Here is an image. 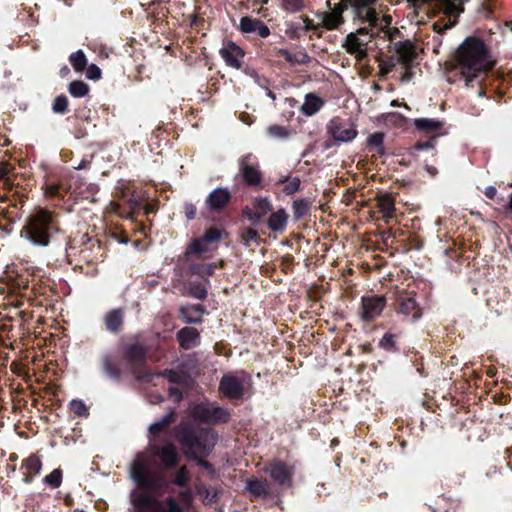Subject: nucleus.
I'll return each instance as SVG.
<instances>
[{
	"mask_svg": "<svg viewBox=\"0 0 512 512\" xmlns=\"http://www.w3.org/2000/svg\"><path fill=\"white\" fill-rule=\"evenodd\" d=\"M495 63L487 44L478 37L470 36L455 51L451 68L466 87H475L482 84Z\"/></svg>",
	"mask_w": 512,
	"mask_h": 512,
	"instance_id": "1",
	"label": "nucleus"
},
{
	"mask_svg": "<svg viewBox=\"0 0 512 512\" xmlns=\"http://www.w3.org/2000/svg\"><path fill=\"white\" fill-rule=\"evenodd\" d=\"M159 458L164 468H172L177 465L179 455L174 444L166 443L162 447L150 445L149 448L139 453L131 464V476L142 487L155 491L157 489L154 476L150 472L153 465L152 458Z\"/></svg>",
	"mask_w": 512,
	"mask_h": 512,
	"instance_id": "2",
	"label": "nucleus"
},
{
	"mask_svg": "<svg viewBox=\"0 0 512 512\" xmlns=\"http://www.w3.org/2000/svg\"><path fill=\"white\" fill-rule=\"evenodd\" d=\"M57 231L58 223L53 213L39 208L28 216L22 229V236L33 245L46 247Z\"/></svg>",
	"mask_w": 512,
	"mask_h": 512,
	"instance_id": "3",
	"label": "nucleus"
},
{
	"mask_svg": "<svg viewBox=\"0 0 512 512\" xmlns=\"http://www.w3.org/2000/svg\"><path fill=\"white\" fill-rule=\"evenodd\" d=\"M177 438L194 459H197L198 455L207 454L214 447L217 440L215 433L210 429L196 435L186 425H180L177 428Z\"/></svg>",
	"mask_w": 512,
	"mask_h": 512,
	"instance_id": "4",
	"label": "nucleus"
},
{
	"mask_svg": "<svg viewBox=\"0 0 512 512\" xmlns=\"http://www.w3.org/2000/svg\"><path fill=\"white\" fill-rule=\"evenodd\" d=\"M132 503L136 512H183L173 497L161 502L149 494L139 493L133 495Z\"/></svg>",
	"mask_w": 512,
	"mask_h": 512,
	"instance_id": "5",
	"label": "nucleus"
},
{
	"mask_svg": "<svg viewBox=\"0 0 512 512\" xmlns=\"http://www.w3.org/2000/svg\"><path fill=\"white\" fill-rule=\"evenodd\" d=\"M374 33L366 27H361L355 32L346 35L342 47L347 53L353 55L358 62L367 57L368 45L372 41Z\"/></svg>",
	"mask_w": 512,
	"mask_h": 512,
	"instance_id": "6",
	"label": "nucleus"
},
{
	"mask_svg": "<svg viewBox=\"0 0 512 512\" xmlns=\"http://www.w3.org/2000/svg\"><path fill=\"white\" fill-rule=\"evenodd\" d=\"M191 413L195 419L206 423L226 422L229 418L226 410L213 403H200L193 407Z\"/></svg>",
	"mask_w": 512,
	"mask_h": 512,
	"instance_id": "7",
	"label": "nucleus"
},
{
	"mask_svg": "<svg viewBox=\"0 0 512 512\" xmlns=\"http://www.w3.org/2000/svg\"><path fill=\"white\" fill-rule=\"evenodd\" d=\"M264 471L269 474L276 485L281 487H290L292 485L293 466L279 460H273L264 468Z\"/></svg>",
	"mask_w": 512,
	"mask_h": 512,
	"instance_id": "8",
	"label": "nucleus"
},
{
	"mask_svg": "<svg viewBox=\"0 0 512 512\" xmlns=\"http://www.w3.org/2000/svg\"><path fill=\"white\" fill-rule=\"evenodd\" d=\"M245 382L246 374L244 372L227 374L222 377L219 389L228 398H240L244 392Z\"/></svg>",
	"mask_w": 512,
	"mask_h": 512,
	"instance_id": "9",
	"label": "nucleus"
},
{
	"mask_svg": "<svg viewBox=\"0 0 512 512\" xmlns=\"http://www.w3.org/2000/svg\"><path fill=\"white\" fill-rule=\"evenodd\" d=\"M397 304L399 313L407 318H411L412 322L417 321L421 315V308L417 304L414 293L401 291L397 295Z\"/></svg>",
	"mask_w": 512,
	"mask_h": 512,
	"instance_id": "10",
	"label": "nucleus"
},
{
	"mask_svg": "<svg viewBox=\"0 0 512 512\" xmlns=\"http://www.w3.org/2000/svg\"><path fill=\"white\" fill-rule=\"evenodd\" d=\"M328 130L333 140L337 142H349L357 136V130L352 124L333 119L328 124Z\"/></svg>",
	"mask_w": 512,
	"mask_h": 512,
	"instance_id": "11",
	"label": "nucleus"
},
{
	"mask_svg": "<svg viewBox=\"0 0 512 512\" xmlns=\"http://www.w3.org/2000/svg\"><path fill=\"white\" fill-rule=\"evenodd\" d=\"M347 3L341 0L332 9L321 14V24L327 30H337L344 23L343 12Z\"/></svg>",
	"mask_w": 512,
	"mask_h": 512,
	"instance_id": "12",
	"label": "nucleus"
},
{
	"mask_svg": "<svg viewBox=\"0 0 512 512\" xmlns=\"http://www.w3.org/2000/svg\"><path fill=\"white\" fill-rule=\"evenodd\" d=\"M240 173L248 185H257L261 182V173L253 161V155L247 154L239 159Z\"/></svg>",
	"mask_w": 512,
	"mask_h": 512,
	"instance_id": "13",
	"label": "nucleus"
},
{
	"mask_svg": "<svg viewBox=\"0 0 512 512\" xmlns=\"http://www.w3.org/2000/svg\"><path fill=\"white\" fill-rule=\"evenodd\" d=\"M219 53L227 66L235 69H239L242 66L244 51L234 42H224Z\"/></svg>",
	"mask_w": 512,
	"mask_h": 512,
	"instance_id": "14",
	"label": "nucleus"
},
{
	"mask_svg": "<svg viewBox=\"0 0 512 512\" xmlns=\"http://www.w3.org/2000/svg\"><path fill=\"white\" fill-rule=\"evenodd\" d=\"M385 306V298L382 296H364L362 298V318L372 320L378 317Z\"/></svg>",
	"mask_w": 512,
	"mask_h": 512,
	"instance_id": "15",
	"label": "nucleus"
},
{
	"mask_svg": "<svg viewBox=\"0 0 512 512\" xmlns=\"http://www.w3.org/2000/svg\"><path fill=\"white\" fill-rule=\"evenodd\" d=\"M272 210L271 202L268 198L258 197L253 201V209L245 207L243 215L251 221H259Z\"/></svg>",
	"mask_w": 512,
	"mask_h": 512,
	"instance_id": "16",
	"label": "nucleus"
},
{
	"mask_svg": "<svg viewBox=\"0 0 512 512\" xmlns=\"http://www.w3.org/2000/svg\"><path fill=\"white\" fill-rule=\"evenodd\" d=\"M239 28L243 33H255L261 38L270 35V29L262 21L247 16L240 19Z\"/></svg>",
	"mask_w": 512,
	"mask_h": 512,
	"instance_id": "17",
	"label": "nucleus"
},
{
	"mask_svg": "<svg viewBox=\"0 0 512 512\" xmlns=\"http://www.w3.org/2000/svg\"><path fill=\"white\" fill-rule=\"evenodd\" d=\"M231 194L227 188H216L206 198V204L212 211H220L230 201Z\"/></svg>",
	"mask_w": 512,
	"mask_h": 512,
	"instance_id": "18",
	"label": "nucleus"
},
{
	"mask_svg": "<svg viewBox=\"0 0 512 512\" xmlns=\"http://www.w3.org/2000/svg\"><path fill=\"white\" fill-rule=\"evenodd\" d=\"M21 469L24 471L23 481L25 483L32 482L33 478L38 475L42 469V462L40 457L35 454H31L25 460H23Z\"/></svg>",
	"mask_w": 512,
	"mask_h": 512,
	"instance_id": "19",
	"label": "nucleus"
},
{
	"mask_svg": "<svg viewBox=\"0 0 512 512\" xmlns=\"http://www.w3.org/2000/svg\"><path fill=\"white\" fill-rule=\"evenodd\" d=\"M177 340L184 349H192L199 344L200 335L195 328L185 327L178 331Z\"/></svg>",
	"mask_w": 512,
	"mask_h": 512,
	"instance_id": "20",
	"label": "nucleus"
},
{
	"mask_svg": "<svg viewBox=\"0 0 512 512\" xmlns=\"http://www.w3.org/2000/svg\"><path fill=\"white\" fill-rule=\"evenodd\" d=\"M103 320L108 331L117 333L121 330L124 322V310L121 308L112 309L104 315Z\"/></svg>",
	"mask_w": 512,
	"mask_h": 512,
	"instance_id": "21",
	"label": "nucleus"
},
{
	"mask_svg": "<svg viewBox=\"0 0 512 512\" xmlns=\"http://www.w3.org/2000/svg\"><path fill=\"white\" fill-rule=\"evenodd\" d=\"M204 307L200 304L188 305L180 310L181 317L186 323L196 324L202 321Z\"/></svg>",
	"mask_w": 512,
	"mask_h": 512,
	"instance_id": "22",
	"label": "nucleus"
},
{
	"mask_svg": "<svg viewBox=\"0 0 512 512\" xmlns=\"http://www.w3.org/2000/svg\"><path fill=\"white\" fill-rule=\"evenodd\" d=\"M415 127L426 133L434 134V138L440 134L443 123L437 119L432 118H419L414 120Z\"/></svg>",
	"mask_w": 512,
	"mask_h": 512,
	"instance_id": "23",
	"label": "nucleus"
},
{
	"mask_svg": "<svg viewBox=\"0 0 512 512\" xmlns=\"http://www.w3.org/2000/svg\"><path fill=\"white\" fill-rule=\"evenodd\" d=\"M288 214L284 209H279L269 216L267 221L268 228L273 232H282L287 225Z\"/></svg>",
	"mask_w": 512,
	"mask_h": 512,
	"instance_id": "24",
	"label": "nucleus"
},
{
	"mask_svg": "<svg viewBox=\"0 0 512 512\" xmlns=\"http://www.w3.org/2000/svg\"><path fill=\"white\" fill-rule=\"evenodd\" d=\"M323 104L324 102L321 98L315 94L310 93L305 96V100L300 108V111L306 116H313L321 109Z\"/></svg>",
	"mask_w": 512,
	"mask_h": 512,
	"instance_id": "25",
	"label": "nucleus"
},
{
	"mask_svg": "<svg viewBox=\"0 0 512 512\" xmlns=\"http://www.w3.org/2000/svg\"><path fill=\"white\" fill-rule=\"evenodd\" d=\"M246 489L254 496L261 497L269 494L270 485L265 479L251 478L246 482Z\"/></svg>",
	"mask_w": 512,
	"mask_h": 512,
	"instance_id": "26",
	"label": "nucleus"
},
{
	"mask_svg": "<svg viewBox=\"0 0 512 512\" xmlns=\"http://www.w3.org/2000/svg\"><path fill=\"white\" fill-rule=\"evenodd\" d=\"M395 50L401 61L405 64L412 61L415 56L414 46L410 41L398 42L395 44Z\"/></svg>",
	"mask_w": 512,
	"mask_h": 512,
	"instance_id": "27",
	"label": "nucleus"
},
{
	"mask_svg": "<svg viewBox=\"0 0 512 512\" xmlns=\"http://www.w3.org/2000/svg\"><path fill=\"white\" fill-rule=\"evenodd\" d=\"M383 142L384 134L382 132H375L371 134L367 139L369 150L377 153L380 156L385 154Z\"/></svg>",
	"mask_w": 512,
	"mask_h": 512,
	"instance_id": "28",
	"label": "nucleus"
},
{
	"mask_svg": "<svg viewBox=\"0 0 512 512\" xmlns=\"http://www.w3.org/2000/svg\"><path fill=\"white\" fill-rule=\"evenodd\" d=\"M278 53L291 65H305L310 62V57L304 52L292 54L288 50L280 49Z\"/></svg>",
	"mask_w": 512,
	"mask_h": 512,
	"instance_id": "29",
	"label": "nucleus"
},
{
	"mask_svg": "<svg viewBox=\"0 0 512 512\" xmlns=\"http://www.w3.org/2000/svg\"><path fill=\"white\" fill-rule=\"evenodd\" d=\"M378 207L384 218L390 219L394 215V200L389 195H382L378 198Z\"/></svg>",
	"mask_w": 512,
	"mask_h": 512,
	"instance_id": "30",
	"label": "nucleus"
},
{
	"mask_svg": "<svg viewBox=\"0 0 512 512\" xmlns=\"http://www.w3.org/2000/svg\"><path fill=\"white\" fill-rule=\"evenodd\" d=\"M126 357L133 363L141 361L146 353V349L139 343L131 344L126 347Z\"/></svg>",
	"mask_w": 512,
	"mask_h": 512,
	"instance_id": "31",
	"label": "nucleus"
},
{
	"mask_svg": "<svg viewBox=\"0 0 512 512\" xmlns=\"http://www.w3.org/2000/svg\"><path fill=\"white\" fill-rule=\"evenodd\" d=\"M102 365L106 375L112 379H118L120 376V370L115 360L110 355H104L102 357Z\"/></svg>",
	"mask_w": 512,
	"mask_h": 512,
	"instance_id": "32",
	"label": "nucleus"
},
{
	"mask_svg": "<svg viewBox=\"0 0 512 512\" xmlns=\"http://www.w3.org/2000/svg\"><path fill=\"white\" fill-rule=\"evenodd\" d=\"M215 269L216 265L213 263L194 264L190 267V272L207 280L209 276L214 274Z\"/></svg>",
	"mask_w": 512,
	"mask_h": 512,
	"instance_id": "33",
	"label": "nucleus"
},
{
	"mask_svg": "<svg viewBox=\"0 0 512 512\" xmlns=\"http://www.w3.org/2000/svg\"><path fill=\"white\" fill-rule=\"evenodd\" d=\"M174 420L173 412L167 413L159 421L152 423L149 426V432L153 435L159 434L164 428L171 424Z\"/></svg>",
	"mask_w": 512,
	"mask_h": 512,
	"instance_id": "34",
	"label": "nucleus"
},
{
	"mask_svg": "<svg viewBox=\"0 0 512 512\" xmlns=\"http://www.w3.org/2000/svg\"><path fill=\"white\" fill-rule=\"evenodd\" d=\"M210 251L209 245L204 242L202 238L195 239L189 245L186 254L187 255H202Z\"/></svg>",
	"mask_w": 512,
	"mask_h": 512,
	"instance_id": "35",
	"label": "nucleus"
},
{
	"mask_svg": "<svg viewBox=\"0 0 512 512\" xmlns=\"http://www.w3.org/2000/svg\"><path fill=\"white\" fill-rule=\"evenodd\" d=\"M70 63L75 71L82 72L86 65H87V59L82 50H78L74 53H72L69 57Z\"/></svg>",
	"mask_w": 512,
	"mask_h": 512,
	"instance_id": "36",
	"label": "nucleus"
},
{
	"mask_svg": "<svg viewBox=\"0 0 512 512\" xmlns=\"http://www.w3.org/2000/svg\"><path fill=\"white\" fill-rule=\"evenodd\" d=\"M69 93L73 97H84L89 92V86L83 81H73L69 84Z\"/></svg>",
	"mask_w": 512,
	"mask_h": 512,
	"instance_id": "37",
	"label": "nucleus"
},
{
	"mask_svg": "<svg viewBox=\"0 0 512 512\" xmlns=\"http://www.w3.org/2000/svg\"><path fill=\"white\" fill-rule=\"evenodd\" d=\"M71 412L80 417H87L89 410L82 400L74 399L69 404Z\"/></svg>",
	"mask_w": 512,
	"mask_h": 512,
	"instance_id": "38",
	"label": "nucleus"
},
{
	"mask_svg": "<svg viewBox=\"0 0 512 512\" xmlns=\"http://www.w3.org/2000/svg\"><path fill=\"white\" fill-rule=\"evenodd\" d=\"M267 133L270 137L277 139H286L290 135L289 130L280 125H270L267 128Z\"/></svg>",
	"mask_w": 512,
	"mask_h": 512,
	"instance_id": "39",
	"label": "nucleus"
},
{
	"mask_svg": "<svg viewBox=\"0 0 512 512\" xmlns=\"http://www.w3.org/2000/svg\"><path fill=\"white\" fill-rule=\"evenodd\" d=\"M44 483L53 487L58 488L62 483V472L60 469L53 470L50 474L44 478Z\"/></svg>",
	"mask_w": 512,
	"mask_h": 512,
	"instance_id": "40",
	"label": "nucleus"
},
{
	"mask_svg": "<svg viewBox=\"0 0 512 512\" xmlns=\"http://www.w3.org/2000/svg\"><path fill=\"white\" fill-rule=\"evenodd\" d=\"M53 111L58 114H64L68 109V99L64 95H59L53 102Z\"/></svg>",
	"mask_w": 512,
	"mask_h": 512,
	"instance_id": "41",
	"label": "nucleus"
},
{
	"mask_svg": "<svg viewBox=\"0 0 512 512\" xmlns=\"http://www.w3.org/2000/svg\"><path fill=\"white\" fill-rule=\"evenodd\" d=\"M189 294L197 299H205L207 297V289L203 284H190Z\"/></svg>",
	"mask_w": 512,
	"mask_h": 512,
	"instance_id": "42",
	"label": "nucleus"
},
{
	"mask_svg": "<svg viewBox=\"0 0 512 512\" xmlns=\"http://www.w3.org/2000/svg\"><path fill=\"white\" fill-rule=\"evenodd\" d=\"M221 235H222V232L220 230L211 228L205 232L202 239L204 240V242H206L208 245H210L214 242L219 241L221 238Z\"/></svg>",
	"mask_w": 512,
	"mask_h": 512,
	"instance_id": "43",
	"label": "nucleus"
},
{
	"mask_svg": "<svg viewBox=\"0 0 512 512\" xmlns=\"http://www.w3.org/2000/svg\"><path fill=\"white\" fill-rule=\"evenodd\" d=\"M174 483L180 487L185 486L189 481V474L185 467H181L175 477H174Z\"/></svg>",
	"mask_w": 512,
	"mask_h": 512,
	"instance_id": "44",
	"label": "nucleus"
},
{
	"mask_svg": "<svg viewBox=\"0 0 512 512\" xmlns=\"http://www.w3.org/2000/svg\"><path fill=\"white\" fill-rule=\"evenodd\" d=\"M293 212L296 218L303 217L308 212V205L304 200H297L293 203Z\"/></svg>",
	"mask_w": 512,
	"mask_h": 512,
	"instance_id": "45",
	"label": "nucleus"
},
{
	"mask_svg": "<svg viewBox=\"0 0 512 512\" xmlns=\"http://www.w3.org/2000/svg\"><path fill=\"white\" fill-rule=\"evenodd\" d=\"M283 4L288 11L292 12L299 11L303 7L302 0H283Z\"/></svg>",
	"mask_w": 512,
	"mask_h": 512,
	"instance_id": "46",
	"label": "nucleus"
},
{
	"mask_svg": "<svg viewBox=\"0 0 512 512\" xmlns=\"http://www.w3.org/2000/svg\"><path fill=\"white\" fill-rule=\"evenodd\" d=\"M300 187V180L298 178H293L290 180L284 187L283 191L287 195H291L295 193Z\"/></svg>",
	"mask_w": 512,
	"mask_h": 512,
	"instance_id": "47",
	"label": "nucleus"
},
{
	"mask_svg": "<svg viewBox=\"0 0 512 512\" xmlns=\"http://www.w3.org/2000/svg\"><path fill=\"white\" fill-rule=\"evenodd\" d=\"M395 66V63L390 60V61H381L380 64H379V74L380 76H385L387 75L389 72H391L393 70Z\"/></svg>",
	"mask_w": 512,
	"mask_h": 512,
	"instance_id": "48",
	"label": "nucleus"
},
{
	"mask_svg": "<svg viewBox=\"0 0 512 512\" xmlns=\"http://www.w3.org/2000/svg\"><path fill=\"white\" fill-rule=\"evenodd\" d=\"M87 77L91 80H98L101 77V70L95 64L89 66L87 71Z\"/></svg>",
	"mask_w": 512,
	"mask_h": 512,
	"instance_id": "49",
	"label": "nucleus"
},
{
	"mask_svg": "<svg viewBox=\"0 0 512 512\" xmlns=\"http://www.w3.org/2000/svg\"><path fill=\"white\" fill-rule=\"evenodd\" d=\"M242 238L246 243L249 241H256L258 238V233L252 228H247L245 231H243Z\"/></svg>",
	"mask_w": 512,
	"mask_h": 512,
	"instance_id": "50",
	"label": "nucleus"
},
{
	"mask_svg": "<svg viewBox=\"0 0 512 512\" xmlns=\"http://www.w3.org/2000/svg\"><path fill=\"white\" fill-rule=\"evenodd\" d=\"M179 497L184 505H189V503L192 499V492L190 489L182 490L179 493Z\"/></svg>",
	"mask_w": 512,
	"mask_h": 512,
	"instance_id": "51",
	"label": "nucleus"
},
{
	"mask_svg": "<svg viewBox=\"0 0 512 512\" xmlns=\"http://www.w3.org/2000/svg\"><path fill=\"white\" fill-rule=\"evenodd\" d=\"M143 199V196L142 195H133L130 199H129V205H130V208L134 211L136 209L139 208L140 204H141V201Z\"/></svg>",
	"mask_w": 512,
	"mask_h": 512,
	"instance_id": "52",
	"label": "nucleus"
},
{
	"mask_svg": "<svg viewBox=\"0 0 512 512\" xmlns=\"http://www.w3.org/2000/svg\"><path fill=\"white\" fill-rule=\"evenodd\" d=\"M185 214H186V217L189 220L194 219L195 216H196V207H195V205H193L191 203L186 204L185 205Z\"/></svg>",
	"mask_w": 512,
	"mask_h": 512,
	"instance_id": "53",
	"label": "nucleus"
},
{
	"mask_svg": "<svg viewBox=\"0 0 512 512\" xmlns=\"http://www.w3.org/2000/svg\"><path fill=\"white\" fill-rule=\"evenodd\" d=\"M433 139H434V137H432L431 140H429V141L417 143L414 146L415 150H426V149L433 148Z\"/></svg>",
	"mask_w": 512,
	"mask_h": 512,
	"instance_id": "54",
	"label": "nucleus"
},
{
	"mask_svg": "<svg viewBox=\"0 0 512 512\" xmlns=\"http://www.w3.org/2000/svg\"><path fill=\"white\" fill-rule=\"evenodd\" d=\"M393 344V336L391 334H385L380 340V345L382 347L391 346Z\"/></svg>",
	"mask_w": 512,
	"mask_h": 512,
	"instance_id": "55",
	"label": "nucleus"
},
{
	"mask_svg": "<svg viewBox=\"0 0 512 512\" xmlns=\"http://www.w3.org/2000/svg\"><path fill=\"white\" fill-rule=\"evenodd\" d=\"M9 173L8 164L0 162V180L4 179Z\"/></svg>",
	"mask_w": 512,
	"mask_h": 512,
	"instance_id": "56",
	"label": "nucleus"
},
{
	"mask_svg": "<svg viewBox=\"0 0 512 512\" xmlns=\"http://www.w3.org/2000/svg\"><path fill=\"white\" fill-rule=\"evenodd\" d=\"M496 188L494 186H488L485 188L484 194L490 198L493 199L496 195Z\"/></svg>",
	"mask_w": 512,
	"mask_h": 512,
	"instance_id": "57",
	"label": "nucleus"
},
{
	"mask_svg": "<svg viewBox=\"0 0 512 512\" xmlns=\"http://www.w3.org/2000/svg\"><path fill=\"white\" fill-rule=\"evenodd\" d=\"M170 396L173 397L174 401H179L182 398L181 393L176 388L169 389Z\"/></svg>",
	"mask_w": 512,
	"mask_h": 512,
	"instance_id": "58",
	"label": "nucleus"
},
{
	"mask_svg": "<svg viewBox=\"0 0 512 512\" xmlns=\"http://www.w3.org/2000/svg\"><path fill=\"white\" fill-rule=\"evenodd\" d=\"M90 164L89 159H83L78 165H75L74 168L76 170L84 169Z\"/></svg>",
	"mask_w": 512,
	"mask_h": 512,
	"instance_id": "59",
	"label": "nucleus"
},
{
	"mask_svg": "<svg viewBox=\"0 0 512 512\" xmlns=\"http://www.w3.org/2000/svg\"><path fill=\"white\" fill-rule=\"evenodd\" d=\"M425 169L431 176H435L437 174V169L433 166L427 165Z\"/></svg>",
	"mask_w": 512,
	"mask_h": 512,
	"instance_id": "60",
	"label": "nucleus"
},
{
	"mask_svg": "<svg viewBox=\"0 0 512 512\" xmlns=\"http://www.w3.org/2000/svg\"><path fill=\"white\" fill-rule=\"evenodd\" d=\"M197 464L203 466L204 468H210V464L202 459H197Z\"/></svg>",
	"mask_w": 512,
	"mask_h": 512,
	"instance_id": "61",
	"label": "nucleus"
},
{
	"mask_svg": "<svg viewBox=\"0 0 512 512\" xmlns=\"http://www.w3.org/2000/svg\"><path fill=\"white\" fill-rule=\"evenodd\" d=\"M169 378L173 382H177L178 381V378H177V376H176V374L174 372H169Z\"/></svg>",
	"mask_w": 512,
	"mask_h": 512,
	"instance_id": "62",
	"label": "nucleus"
},
{
	"mask_svg": "<svg viewBox=\"0 0 512 512\" xmlns=\"http://www.w3.org/2000/svg\"><path fill=\"white\" fill-rule=\"evenodd\" d=\"M509 209L512 211V193L509 201Z\"/></svg>",
	"mask_w": 512,
	"mask_h": 512,
	"instance_id": "63",
	"label": "nucleus"
},
{
	"mask_svg": "<svg viewBox=\"0 0 512 512\" xmlns=\"http://www.w3.org/2000/svg\"><path fill=\"white\" fill-rule=\"evenodd\" d=\"M484 93H485V91H484L483 89H480V90L478 91V95H479V96H483V95H484Z\"/></svg>",
	"mask_w": 512,
	"mask_h": 512,
	"instance_id": "64",
	"label": "nucleus"
}]
</instances>
